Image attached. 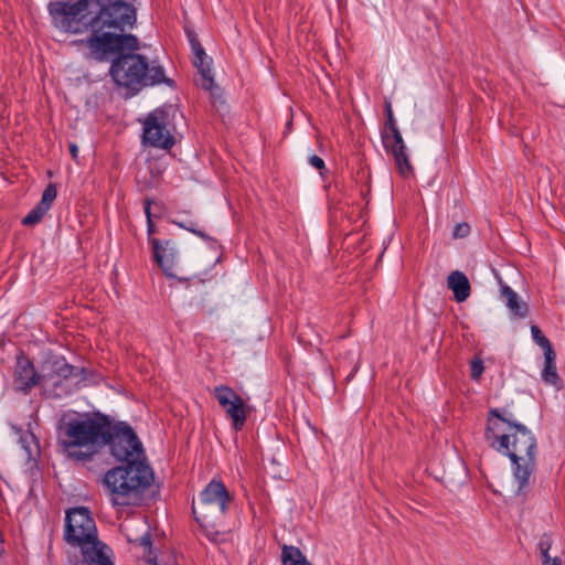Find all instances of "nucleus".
Listing matches in <instances>:
<instances>
[{
  "instance_id": "f257e3e1",
  "label": "nucleus",
  "mask_w": 565,
  "mask_h": 565,
  "mask_svg": "<svg viewBox=\"0 0 565 565\" xmlns=\"http://www.w3.org/2000/svg\"><path fill=\"white\" fill-rule=\"evenodd\" d=\"M49 12L54 25L70 33L89 30L86 39L75 40L76 46H85L87 60L111 62L109 75L117 86L136 95L146 86L166 84L174 86L160 65H149L145 55L136 53L139 40L130 31L137 23L132 4L122 0L53 1Z\"/></svg>"
},
{
  "instance_id": "f03ea898",
  "label": "nucleus",
  "mask_w": 565,
  "mask_h": 565,
  "mask_svg": "<svg viewBox=\"0 0 565 565\" xmlns=\"http://www.w3.org/2000/svg\"><path fill=\"white\" fill-rule=\"evenodd\" d=\"M110 454L124 462L109 469L104 476V486L114 507L139 505L145 492L153 481V471L146 462L141 441L130 425L114 420L109 427Z\"/></svg>"
},
{
  "instance_id": "7ed1b4c3",
  "label": "nucleus",
  "mask_w": 565,
  "mask_h": 565,
  "mask_svg": "<svg viewBox=\"0 0 565 565\" xmlns=\"http://www.w3.org/2000/svg\"><path fill=\"white\" fill-rule=\"evenodd\" d=\"M484 438L491 448L510 458L513 476L519 482L518 493H524L536 466L535 436L526 426L514 420L510 412L491 408Z\"/></svg>"
},
{
  "instance_id": "20e7f679",
  "label": "nucleus",
  "mask_w": 565,
  "mask_h": 565,
  "mask_svg": "<svg viewBox=\"0 0 565 565\" xmlns=\"http://www.w3.org/2000/svg\"><path fill=\"white\" fill-rule=\"evenodd\" d=\"M111 422L108 415L99 412L81 419H70L64 426L65 439L62 440L67 457L79 462L90 461L109 441Z\"/></svg>"
},
{
  "instance_id": "39448f33",
  "label": "nucleus",
  "mask_w": 565,
  "mask_h": 565,
  "mask_svg": "<svg viewBox=\"0 0 565 565\" xmlns=\"http://www.w3.org/2000/svg\"><path fill=\"white\" fill-rule=\"evenodd\" d=\"M233 497L222 481L212 480L192 502V513L205 536L218 542Z\"/></svg>"
},
{
  "instance_id": "423d86ee",
  "label": "nucleus",
  "mask_w": 565,
  "mask_h": 565,
  "mask_svg": "<svg viewBox=\"0 0 565 565\" xmlns=\"http://www.w3.org/2000/svg\"><path fill=\"white\" fill-rule=\"evenodd\" d=\"M64 540L68 545L79 547L81 552L108 547L98 539L95 520L85 507L66 511Z\"/></svg>"
},
{
  "instance_id": "0eeeda50",
  "label": "nucleus",
  "mask_w": 565,
  "mask_h": 565,
  "mask_svg": "<svg viewBox=\"0 0 565 565\" xmlns=\"http://www.w3.org/2000/svg\"><path fill=\"white\" fill-rule=\"evenodd\" d=\"M175 109L157 108L152 110L142 121V142L146 146L170 150L175 145V126L172 117Z\"/></svg>"
},
{
  "instance_id": "6e6552de",
  "label": "nucleus",
  "mask_w": 565,
  "mask_h": 565,
  "mask_svg": "<svg viewBox=\"0 0 565 565\" xmlns=\"http://www.w3.org/2000/svg\"><path fill=\"white\" fill-rule=\"evenodd\" d=\"M213 395L232 419V426L235 430H242L245 426L248 406L243 398L230 386L218 385L213 390Z\"/></svg>"
},
{
  "instance_id": "1a4fd4ad",
  "label": "nucleus",
  "mask_w": 565,
  "mask_h": 565,
  "mask_svg": "<svg viewBox=\"0 0 565 565\" xmlns=\"http://www.w3.org/2000/svg\"><path fill=\"white\" fill-rule=\"evenodd\" d=\"M150 244L152 246L156 263L160 266L168 278L178 279L179 281L188 280V278L180 277L175 273L178 249L173 241L167 239L161 242L158 238H151Z\"/></svg>"
},
{
  "instance_id": "9d476101",
  "label": "nucleus",
  "mask_w": 565,
  "mask_h": 565,
  "mask_svg": "<svg viewBox=\"0 0 565 565\" xmlns=\"http://www.w3.org/2000/svg\"><path fill=\"white\" fill-rule=\"evenodd\" d=\"M84 370L68 364L64 358L54 356L42 363L41 376L44 382L57 386L61 380L78 377Z\"/></svg>"
},
{
  "instance_id": "9b49d317",
  "label": "nucleus",
  "mask_w": 565,
  "mask_h": 565,
  "mask_svg": "<svg viewBox=\"0 0 565 565\" xmlns=\"http://www.w3.org/2000/svg\"><path fill=\"white\" fill-rule=\"evenodd\" d=\"M387 130L390 134H382L383 146L385 150L394 157L399 173L406 175L412 171V166L406 153V146L402 134L397 127L390 128Z\"/></svg>"
},
{
  "instance_id": "f8f14e48",
  "label": "nucleus",
  "mask_w": 565,
  "mask_h": 565,
  "mask_svg": "<svg viewBox=\"0 0 565 565\" xmlns=\"http://www.w3.org/2000/svg\"><path fill=\"white\" fill-rule=\"evenodd\" d=\"M14 376L18 388L25 392L43 381L41 372L38 373L33 363L23 355L18 356Z\"/></svg>"
},
{
  "instance_id": "ddd939ff",
  "label": "nucleus",
  "mask_w": 565,
  "mask_h": 565,
  "mask_svg": "<svg viewBox=\"0 0 565 565\" xmlns=\"http://www.w3.org/2000/svg\"><path fill=\"white\" fill-rule=\"evenodd\" d=\"M447 285L450 290L454 292V298L457 302H462L467 300L470 296V282L467 276L459 271H452L447 279Z\"/></svg>"
},
{
  "instance_id": "4468645a",
  "label": "nucleus",
  "mask_w": 565,
  "mask_h": 565,
  "mask_svg": "<svg viewBox=\"0 0 565 565\" xmlns=\"http://www.w3.org/2000/svg\"><path fill=\"white\" fill-rule=\"evenodd\" d=\"M110 548L83 551L82 558L70 559L68 565H115L109 555Z\"/></svg>"
},
{
  "instance_id": "2eb2a0df",
  "label": "nucleus",
  "mask_w": 565,
  "mask_h": 565,
  "mask_svg": "<svg viewBox=\"0 0 565 565\" xmlns=\"http://www.w3.org/2000/svg\"><path fill=\"white\" fill-rule=\"evenodd\" d=\"M211 63L212 60L206 55V53H204V56H194L193 60V64L198 68V72L201 76L200 86L205 90L213 92V88L218 89V87L214 83Z\"/></svg>"
},
{
  "instance_id": "dca6fc26",
  "label": "nucleus",
  "mask_w": 565,
  "mask_h": 565,
  "mask_svg": "<svg viewBox=\"0 0 565 565\" xmlns=\"http://www.w3.org/2000/svg\"><path fill=\"white\" fill-rule=\"evenodd\" d=\"M542 379L546 384L553 385L556 388L562 387V380L556 371V353L554 350H547V352H544Z\"/></svg>"
},
{
  "instance_id": "f3484780",
  "label": "nucleus",
  "mask_w": 565,
  "mask_h": 565,
  "mask_svg": "<svg viewBox=\"0 0 565 565\" xmlns=\"http://www.w3.org/2000/svg\"><path fill=\"white\" fill-rule=\"evenodd\" d=\"M554 543L552 533H543L540 536L537 547L540 551L542 565H562V559L557 555L551 556L550 550Z\"/></svg>"
},
{
  "instance_id": "a211bd4d",
  "label": "nucleus",
  "mask_w": 565,
  "mask_h": 565,
  "mask_svg": "<svg viewBox=\"0 0 565 565\" xmlns=\"http://www.w3.org/2000/svg\"><path fill=\"white\" fill-rule=\"evenodd\" d=\"M502 296L505 298L507 306L510 311L518 317H525L527 313V305L520 301L519 295L509 286L502 288Z\"/></svg>"
},
{
  "instance_id": "6ab92c4d",
  "label": "nucleus",
  "mask_w": 565,
  "mask_h": 565,
  "mask_svg": "<svg viewBox=\"0 0 565 565\" xmlns=\"http://www.w3.org/2000/svg\"><path fill=\"white\" fill-rule=\"evenodd\" d=\"M282 565H312L296 546L285 545L281 552Z\"/></svg>"
},
{
  "instance_id": "aec40b11",
  "label": "nucleus",
  "mask_w": 565,
  "mask_h": 565,
  "mask_svg": "<svg viewBox=\"0 0 565 565\" xmlns=\"http://www.w3.org/2000/svg\"><path fill=\"white\" fill-rule=\"evenodd\" d=\"M172 223L185 231L193 233L194 235H196L198 237H200L204 241L212 239L211 236H209L204 231L199 228V223L196 221L186 220V218L181 217V218L173 220Z\"/></svg>"
},
{
  "instance_id": "412c9836",
  "label": "nucleus",
  "mask_w": 565,
  "mask_h": 565,
  "mask_svg": "<svg viewBox=\"0 0 565 565\" xmlns=\"http://www.w3.org/2000/svg\"><path fill=\"white\" fill-rule=\"evenodd\" d=\"M20 444L22 448L25 450L29 457H33L39 454V443L33 433L30 430L24 431L20 436Z\"/></svg>"
},
{
  "instance_id": "4be33fe9",
  "label": "nucleus",
  "mask_w": 565,
  "mask_h": 565,
  "mask_svg": "<svg viewBox=\"0 0 565 565\" xmlns=\"http://www.w3.org/2000/svg\"><path fill=\"white\" fill-rule=\"evenodd\" d=\"M57 195L56 186L52 183H50L43 191L41 201L38 203V205L44 210L46 213L51 209V205L53 201L55 200Z\"/></svg>"
},
{
  "instance_id": "5701e85b",
  "label": "nucleus",
  "mask_w": 565,
  "mask_h": 565,
  "mask_svg": "<svg viewBox=\"0 0 565 565\" xmlns=\"http://www.w3.org/2000/svg\"><path fill=\"white\" fill-rule=\"evenodd\" d=\"M531 333L534 342L540 345L544 352H547V350H554L551 341L542 333L537 326L533 324L531 327Z\"/></svg>"
},
{
  "instance_id": "b1692460",
  "label": "nucleus",
  "mask_w": 565,
  "mask_h": 565,
  "mask_svg": "<svg viewBox=\"0 0 565 565\" xmlns=\"http://www.w3.org/2000/svg\"><path fill=\"white\" fill-rule=\"evenodd\" d=\"M45 214H46V212L44 210H42L39 205H36L22 220V224L25 226H33L36 223H39Z\"/></svg>"
},
{
  "instance_id": "393cba45",
  "label": "nucleus",
  "mask_w": 565,
  "mask_h": 565,
  "mask_svg": "<svg viewBox=\"0 0 565 565\" xmlns=\"http://www.w3.org/2000/svg\"><path fill=\"white\" fill-rule=\"evenodd\" d=\"M138 544L140 546H142L145 548V553L147 554L148 556V559L147 562L148 563H154L156 561V555L152 557V541H151V534L149 532H147L146 534H143L141 537H139L137 540Z\"/></svg>"
},
{
  "instance_id": "a878e982",
  "label": "nucleus",
  "mask_w": 565,
  "mask_h": 565,
  "mask_svg": "<svg viewBox=\"0 0 565 565\" xmlns=\"http://www.w3.org/2000/svg\"><path fill=\"white\" fill-rule=\"evenodd\" d=\"M484 371L483 362L481 359H475L470 364V376L472 380H479Z\"/></svg>"
},
{
  "instance_id": "bb28decb",
  "label": "nucleus",
  "mask_w": 565,
  "mask_h": 565,
  "mask_svg": "<svg viewBox=\"0 0 565 565\" xmlns=\"http://www.w3.org/2000/svg\"><path fill=\"white\" fill-rule=\"evenodd\" d=\"M188 36H189V41H190L192 51L194 53V56L195 57L204 56L205 51H204L203 46L201 45L200 41L196 39L195 34L189 32Z\"/></svg>"
},
{
  "instance_id": "cd10ccee",
  "label": "nucleus",
  "mask_w": 565,
  "mask_h": 565,
  "mask_svg": "<svg viewBox=\"0 0 565 565\" xmlns=\"http://www.w3.org/2000/svg\"><path fill=\"white\" fill-rule=\"evenodd\" d=\"M470 233V226L468 223L463 222V223H458L455 227H454V232H452V236L455 238H463V237H467Z\"/></svg>"
},
{
  "instance_id": "c85d7f7f",
  "label": "nucleus",
  "mask_w": 565,
  "mask_h": 565,
  "mask_svg": "<svg viewBox=\"0 0 565 565\" xmlns=\"http://www.w3.org/2000/svg\"><path fill=\"white\" fill-rule=\"evenodd\" d=\"M385 115H386L385 129L397 127L396 120L394 118L393 110H392V104L390 100H385Z\"/></svg>"
},
{
  "instance_id": "c756f323",
  "label": "nucleus",
  "mask_w": 565,
  "mask_h": 565,
  "mask_svg": "<svg viewBox=\"0 0 565 565\" xmlns=\"http://www.w3.org/2000/svg\"><path fill=\"white\" fill-rule=\"evenodd\" d=\"M150 200L149 199H146L145 200V213L147 215V223H148V233L149 235L153 233L154 231V226H153V223L151 221V212H150Z\"/></svg>"
},
{
  "instance_id": "7c9ffc66",
  "label": "nucleus",
  "mask_w": 565,
  "mask_h": 565,
  "mask_svg": "<svg viewBox=\"0 0 565 565\" xmlns=\"http://www.w3.org/2000/svg\"><path fill=\"white\" fill-rule=\"evenodd\" d=\"M309 162H310V164H311L313 168H316V169H318V170H322V169H324V167H326V166H324V161H323V159H322V158H320V157H319V156H317V154H312V156L309 158Z\"/></svg>"
},
{
  "instance_id": "2f4dec72",
  "label": "nucleus",
  "mask_w": 565,
  "mask_h": 565,
  "mask_svg": "<svg viewBox=\"0 0 565 565\" xmlns=\"http://www.w3.org/2000/svg\"><path fill=\"white\" fill-rule=\"evenodd\" d=\"M70 152L73 159H76L78 156V147L75 143L70 145Z\"/></svg>"
}]
</instances>
